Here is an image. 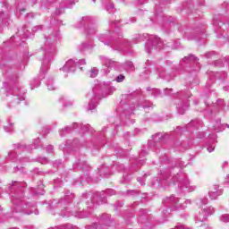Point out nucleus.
<instances>
[{
	"label": "nucleus",
	"instance_id": "bb28decb",
	"mask_svg": "<svg viewBox=\"0 0 229 229\" xmlns=\"http://www.w3.org/2000/svg\"><path fill=\"white\" fill-rule=\"evenodd\" d=\"M184 60H187V57H185Z\"/></svg>",
	"mask_w": 229,
	"mask_h": 229
},
{
	"label": "nucleus",
	"instance_id": "b1692460",
	"mask_svg": "<svg viewBox=\"0 0 229 229\" xmlns=\"http://www.w3.org/2000/svg\"><path fill=\"white\" fill-rule=\"evenodd\" d=\"M186 203H189V204H190V203H191V200H189V199H188V200H186Z\"/></svg>",
	"mask_w": 229,
	"mask_h": 229
},
{
	"label": "nucleus",
	"instance_id": "f257e3e1",
	"mask_svg": "<svg viewBox=\"0 0 229 229\" xmlns=\"http://www.w3.org/2000/svg\"><path fill=\"white\" fill-rule=\"evenodd\" d=\"M162 47V40L157 36H151L147 43V52L151 53V49Z\"/></svg>",
	"mask_w": 229,
	"mask_h": 229
},
{
	"label": "nucleus",
	"instance_id": "dca6fc26",
	"mask_svg": "<svg viewBox=\"0 0 229 229\" xmlns=\"http://www.w3.org/2000/svg\"><path fill=\"white\" fill-rule=\"evenodd\" d=\"M208 153H212V151H214V149H216V146L214 145H208Z\"/></svg>",
	"mask_w": 229,
	"mask_h": 229
},
{
	"label": "nucleus",
	"instance_id": "0eeeda50",
	"mask_svg": "<svg viewBox=\"0 0 229 229\" xmlns=\"http://www.w3.org/2000/svg\"><path fill=\"white\" fill-rule=\"evenodd\" d=\"M47 89H48V90H56V85L55 84V82L53 81H49L47 82Z\"/></svg>",
	"mask_w": 229,
	"mask_h": 229
},
{
	"label": "nucleus",
	"instance_id": "f03ea898",
	"mask_svg": "<svg viewBox=\"0 0 229 229\" xmlns=\"http://www.w3.org/2000/svg\"><path fill=\"white\" fill-rule=\"evenodd\" d=\"M77 65L78 64L74 60L70 59L65 63L61 71H64V72H74Z\"/></svg>",
	"mask_w": 229,
	"mask_h": 229
},
{
	"label": "nucleus",
	"instance_id": "1a4fd4ad",
	"mask_svg": "<svg viewBox=\"0 0 229 229\" xmlns=\"http://www.w3.org/2000/svg\"><path fill=\"white\" fill-rule=\"evenodd\" d=\"M96 106H98V103H96L94 100H91L89 104L88 110H95Z\"/></svg>",
	"mask_w": 229,
	"mask_h": 229
},
{
	"label": "nucleus",
	"instance_id": "5701e85b",
	"mask_svg": "<svg viewBox=\"0 0 229 229\" xmlns=\"http://www.w3.org/2000/svg\"><path fill=\"white\" fill-rule=\"evenodd\" d=\"M21 101H24V97H21Z\"/></svg>",
	"mask_w": 229,
	"mask_h": 229
},
{
	"label": "nucleus",
	"instance_id": "9d476101",
	"mask_svg": "<svg viewBox=\"0 0 229 229\" xmlns=\"http://www.w3.org/2000/svg\"><path fill=\"white\" fill-rule=\"evenodd\" d=\"M207 203H208V199L207 198H202L199 200L198 202V206L199 207H202V205H207Z\"/></svg>",
	"mask_w": 229,
	"mask_h": 229
},
{
	"label": "nucleus",
	"instance_id": "a878e982",
	"mask_svg": "<svg viewBox=\"0 0 229 229\" xmlns=\"http://www.w3.org/2000/svg\"><path fill=\"white\" fill-rule=\"evenodd\" d=\"M227 178H228V182H229V175H228V177H227Z\"/></svg>",
	"mask_w": 229,
	"mask_h": 229
},
{
	"label": "nucleus",
	"instance_id": "423d86ee",
	"mask_svg": "<svg viewBox=\"0 0 229 229\" xmlns=\"http://www.w3.org/2000/svg\"><path fill=\"white\" fill-rule=\"evenodd\" d=\"M186 110H189V104H185L183 106H178V112L179 114H181V115H183Z\"/></svg>",
	"mask_w": 229,
	"mask_h": 229
},
{
	"label": "nucleus",
	"instance_id": "a211bd4d",
	"mask_svg": "<svg viewBox=\"0 0 229 229\" xmlns=\"http://www.w3.org/2000/svg\"><path fill=\"white\" fill-rule=\"evenodd\" d=\"M4 128H5V131H12V128H13V123H11L8 129L6 127Z\"/></svg>",
	"mask_w": 229,
	"mask_h": 229
},
{
	"label": "nucleus",
	"instance_id": "7ed1b4c3",
	"mask_svg": "<svg viewBox=\"0 0 229 229\" xmlns=\"http://www.w3.org/2000/svg\"><path fill=\"white\" fill-rule=\"evenodd\" d=\"M214 212V208L209 207L208 209L207 208H203L201 213L199 214V216H197L198 221H206L207 217H208V216H212V213Z\"/></svg>",
	"mask_w": 229,
	"mask_h": 229
},
{
	"label": "nucleus",
	"instance_id": "4468645a",
	"mask_svg": "<svg viewBox=\"0 0 229 229\" xmlns=\"http://www.w3.org/2000/svg\"><path fill=\"white\" fill-rule=\"evenodd\" d=\"M106 10L109 12V13H114V4H110L107 7Z\"/></svg>",
	"mask_w": 229,
	"mask_h": 229
},
{
	"label": "nucleus",
	"instance_id": "f3484780",
	"mask_svg": "<svg viewBox=\"0 0 229 229\" xmlns=\"http://www.w3.org/2000/svg\"><path fill=\"white\" fill-rule=\"evenodd\" d=\"M64 131H71V128L66 127L64 129H62V131H60L61 137H64Z\"/></svg>",
	"mask_w": 229,
	"mask_h": 229
},
{
	"label": "nucleus",
	"instance_id": "6e6552de",
	"mask_svg": "<svg viewBox=\"0 0 229 229\" xmlns=\"http://www.w3.org/2000/svg\"><path fill=\"white\" fill-rule=\"evenodd\" d=\"M98 72H99L98 68H92L89 72L90 78H96V76H98Z\"/></svg>",
	"mask_w": 229,
	"mask_h": 229
},
{
	"label": "nucleus",
	"instance_id": "2eb2a0df",
	"mask_svg": "<svg viewBox=\"0 0 229 229\" xmlns=\"http://www.w3.org/2000/svg\"><path fill=\"white\" fill-rule=\"evenodd\" d=\"M222 221L224 222V223H228L229 222V215H224V216H222Z\"/></svg>",
	"mask_w": 229,
	"mask_h": 229
},
{
	"label": "nucleus",
	"instance_id": "4be33fe9",
	"mask_svg": "<svg viewBox=\"0 0 229 229\" xmlns=\"http://www.w3.org/2000/svg\"><path fill=\"white\" fill-rule=\"evenodd\" d=\"M38 85H40V82L38 81V84H37V85H34V86L32 87V89H35L36 87H38Z\"/></svg>",
	"mask_w": 229,
	"mask_h": 229
},
{
	"label": "nucleus",
	"instance_id": "9b49d317",
	"mask_svg": "<svg viewBox=\"0 0 229 229\" xmlns=\"http://www.w3.org/2000/svg\"><path fill=\"white\" fill-rule=\"evenodd\" d=\"M55 54V46H52L50 49H47L46 52V57L49 56V55H54Z\"/></svg>",
	"mask_w": 229,
	"mask_h": 229
},
{
	"label": "nucleus",
	"instance_id": "393cba45",
	"mask_svg": "<svg viewBox=\"0 0 229 229\" xmlns=\"http://www.w3.org/2000/svg\"><path fill=\"white\" fill-rule=\"evenodd\" d=\"M111 90H115V88H111Z\"/></svg>",
	"mask_w": 229,
	"mask_h": 229
},
{
	"label": "nucleus",
	"instance_id": "6ab92c4d",
	"mask_svg": "<svg viewBox=\"0 0 229 229\" xmlns=\"http://www.w3.org/2000/svg\"><path fill=\"white\" fill-rule=\"evenodd\" d=\"M38 30H42V26H36L32 29V31H37Z\"/></svg>",
	"mask_w": 229,
	"mask_h": 229
},
{
	"label": "nucleus",
	"instance_id": "20e7f679",
	"mask_svg": "<svg viewBox=\"0 0 229 229\" xmlns=\"http://www.w3.org/2000/svg\"><path fill=\"white\" fill-rule=\"evenodd\" d=\"M217 189H219V186L217 185L211 188L209 191V198H211V199H216L217 196L221 195V191H218Z\"/></svg>",
	"mask_w": 229,
	"mask_h": 229
},
{
	"label": "nucleus",
	"instance_id": "f8f14e48",
	"mask_svg": "<svg viewBox=\"0 0 229 229\" xmlns=\"http://www.w3.org/2000/svg\"><path fill=\"white\" fill-rule=\"evenodd\" d=\"M104 64H105L106 67H112V64H114V62H112V60H110V59H105Z\"/></svg>",
	"mask_w": 229,
	"mask_h": 229
},
{
	"label": "nucleus",
	"instance_id": "aec40b11",
	"mask_svg": "<svg viewBox=\"0 0 229 229\" xmlns=\"http://www.w3.org/2000/svg\"><path fill=\"white\" fill-rule=\"evenodd\" d=\"M80 64H81V65H85V60L84 59L80 60Z\"/></svg>",
	"mask_w": 229,
	"mask_h": 229
},
{
	"label": "nucleus",
	"instance_id": "412c9836",
	"mask_svg": "<svg viewBox=\"0 0 229 229\" xmlns=\"http://www.w3.org/2000/svg\"><path fill=\"white\" fill-rule=\"evenodd\" d=\"M47 148L49 151H53V146L49 145Z\"/></svg>",
	"mask_w": 229,
	"mask_h": 229
},
{
	"label": "nucleus",
	"instance_id": "39448f33",
	"mask_svg": "<svg viewBox=\"0 0 229 229\" xmlns=\"http://www.w3.org/2000/svg\"><path fill=\"white\" fill-rule=\"evenodd\" d=\"M183 187L187 189L188 192H192L193 191H196V186L191 185L189 181L184 182Z\"/></svg>",
	"mask_w": 229,
	"mask_h": 229
},
{
	"label": "nucleus",
	"instance_id": "ddd939ff",
	"mask_svg": "<svg viewBox=\"0 0 229 229\" xmlns=\"http://www.w3.org/2000/svg\"><path fill=\"white\" fill-rule=\"evenodd\" d=\"M116 81H117V83H121V82L124 81V75L120 74V75L116 78Z\"/></svg>",
	"mask_w": 229,
	"mask_h": 229
}]
</instances>
